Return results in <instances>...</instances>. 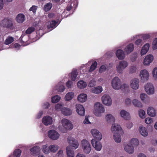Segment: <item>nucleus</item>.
I'll return each mask as SVG.
<instances>
[{
  "mask_svg": "<svg viewBox=\"0 0 157 157\" xmlns=\"http://www.w3.org/2000/svg\"><path fill=\"white\" fill-rule=\"evenodd\" d=\"M94 114L97 117H101L105 112V109L102 104L99 102L96 103L94 105Z\"/></svg>",
  "mask_w": 157,
  "mask_h": 157,
  "instance_id": "f257e3e1",
  "label": "nucleus"
},
{
  "mask_svg": "<svg viewBox=\"0 0 157 157\" xmlns=\"http://www.w3.org/2000/svg\"><path fill=\"white\" fill-rule=\"evenodd\" d=\"M80 147L83 152L86 154H89L92 150L90 142L86 139H83L80 142Z\"/></svg>",
  "mask_w": 157,
  "mask_h": 157,
  "instance_id": "f03ea898",
  "label": "nucleus"
},
{
  "mask_svg": "<svg viewBox=\"0 0 157 157\" xmlns=\"http://www.w3.org/2000/svg\"><path fill=\"white\" fill-rule=\"evenodd\" d=\"M61 122L62 125H59V128L63 132H64V131L66 130L71 129L73 128V125L71 122L66 119H63L61 121Z\"/></svg>",
  "mask_w": 157,
  "mask_h": 157,
  "instance_id": "7ed1b4c3",
  "label": "nucleus"
},
{
  "mask_svg": "<svg viewBox=\"0 0 157 157\" xmlns=\"http://www.w3.org/2000/svg\"><path fill=\"white\" fill-rule=\"evenodd\" d=\"M128 63L125 60L120 61L116 65V70L119 74H121L123 71L128 66Z\"/></svg>",
  "mask_w": 157,
  "mask_h": 157,
  "instance_id": "20e7f679",
  "label": "nucleus"
},
{
  "mask_svg": "<svg viewBox=\"0 0 157 157\" xmlns=\"http://www.w3.org/2000/svg\"><path fill=\"white\" fill-rule=\"evenodd\" d=\"M139 76L140 81L143 82H145L149 79L150 74L148 71L146 69L141 70L140 72Z\"/></svg>",
  "mask_w": 157,
  "mask_h": 157,
  "instance_id": "39448f33",
  "label": "nucleus"
},
{
  "mask_svg": "<svg viewBox=\"0 0 157 157\" xmlns=\"http://www.w3.org/2000/svg\"><path fill=\"white\" fill-rule=\"evenodd\" d=\"M144 90L148 95H153L155 93V88L153 83L148 82L146 84L144 87Z\"/></svg>",
  "mask_w": 157,
  "mask_h": 157,
  "instance_id": "423d86ee",
  "label": "nucleus"
},
{
  "mask_svg": "<svg viewBox=\"0 0 157 157\" xmlns=\"http://www.w3.org/2000/svg\"><path fill=\"white\" fill-rule=\"evenodd\" d=\"M111 131L113 134L115 133H120L124 134V130L121 126L117 123H114L112 124L111 128Z\"/></svg>",
  "mask_w": 157,
  "mask_h": 157,
  "instance_id": "0eeeda50",
  "label": "nucleus"
},
{
  "mask_svg": "<svg viewBox=\"0 0 157 157\" xmlns=\"http://www.w3.org/2000/svg\"><path fill=\"white\" fill-rule=\"evenodd\" d=\"M121 81L117 77L113 78L111 81L112 87L115 90H118L120 89Z\"/></svg>",
  "mask_w": 157,
  "mask_h": 157,
  "instance_id": "6e6552de",
  "label": "nucleus"
},
{
  "mask_svg": "<svg viewBox=\"0 0 157 157\" xmlns=\"http://www.w3.org/2000/svg\"><path fill=\"white\" fill-rule=\"evenodd\" d=\"M0 25L4 28L11 29L13 26V21L10 19L5 18L1 21Z\"/></svg>",
  "mask_w": 157,
  "mask_h": 157,
  "instance_id": "1a4fd4ad",
  "label": "nucleus"
},
{
  "mask_svg": "<svg viewBox=\"0 0 157 157\" xmlns=\"http://www.w3.org/2000/svg\"><path fill=\"white\" fill-rule=\"evenodd\" d=\"M140 80L137 78H134L131 80L129 83V86L132 90H136L140 87Z\"/></svg>",
  "mask_w": 157,
  "mask_h": 157,
  "instance_id": "9d476101",
  "label": "nucleus"
},
{
  "mask_svg": "<svg viewBox=\"0 0 157 157\" xmlns=\"http://www.w3.org/2000/svg\"><path fill=\"white\" fill-rule=\"evenodd\" d=\"M68 144L73 149H76L79 146V144L78 141L75 138L71 137H69L67 139Z\"/></svg>",
  "mask_w": 157,
  "mask_h": 157,
  "instance_id": "9b49d317",
  "label": "nucleus"
},
{
  "mask_svg": "<svg viewBox=\"0 0 157 157\" xmlns=\"http://www.w3.org/2000/svg\"><path fill=\"white\" fill-rule=\"evenodd\" d=\"M102 103L107 106H110L112 105V101L109 95L106 94L103 95L101 97Z\"/></svg>",
  "mask_w": 157,
  "mask_h": 157,
  "instance_id": "f8f14e48",
  "label": "nucleus"
},
{
  "mask_svg": "<svg viewBox=\"0 0 157 157\" xmlns=\"http://www.w3.org/2000/svg\"><path fill=\"white\" fill-rule=\"evenodd\" d=\"M123 148L124 151L128 154H132L134 152L135 149L134 146L131 145L128 143L123 144Z\"/></svg>",
  "mask_w": 157,
  "mask_h": 157,
  "instance_id": "ddd939ff",
  "label": "nucleus"
},
{
  "mask_svg": "<svg viewBox=\"0 0 157 157\" xmlns=\"http://www.w3.org/2000/svg\"><path fill=\"white\" fill-rule=\"evenodd\" d=\"M90 132L92 136L94 137V139L100 141L102 138V136L101 133L98 129L95 128H93L90 130Z\"/></svg>",
  "mask_w": 157,
  "mask_h": 157,
  "instance_id": "4468645a",
  "label": "nucleus"
},
{
  "mask_svg": "<svg viewBox=\"0 0 157 157\" xmlns=\"http://www.w3.org/2000/svg\"><path fill=\"white\" fill-rule=\"evenodd\" d=\"M48 135L50 139L54 140H58L60 136L59 134L56 130H53L48 131Z\"/></svg>",
  "mask_w": 157,
  "mask_h": 157,
  "instance_id": "2eb2a0df",
  "label": "nucleus"
},
{
  "mask_svg": "<svg viewBox=\"0 0 157 157\" xmlns=\"http://www.w3.org/2000/svg\"><path fill=\"white\" fill-rule=\"evenodd\" d=\"M154 59V56L152 54L146 55L143 59V64L145 66H149Z\"/></svg>",
  "mask_w": 157,
  "mask_h": 157,
  "instance_id": "dca6fc26",
  "label": "nucleus"
},
{
  "mask_svg": "<svg viewBox=\"0 0 157 157\" xmlns=\"http://www.w3.org/2000/svg\"><path fill=\"white\" fill-rule=\"evenodd\" d=\"M95 139H92L91 140L93 147L98 151H100L102 148V145L100 142Z\"/></svg>",
  "mask_w": 157,
  "mask_h": 157,
  "instance_id": "f3484780",
  "label": "nucleus"
},
{
  "mask_svg": "<svg viewBox=\"0 0 157 157\" xmlns=\"http://www.w3.org/2000/svg\"><path fill=\"white\" fill-rule=\"evenodd\" d=\"M119 114L121 118L125 120H129L131 119V117L130 113L124 109L121 110Z\"/></svg>",
  "mask_w": 157,
  "mask_h": 157,
  "instance_id": "a211bd4d",
  "label": "nucleus"
},
{
  "mask_svg": "<svg viewBox=\"0 0 157 157\" xmlns=\"http://www.w3.org/2000/svg\"><path fill=\"white\" fill-rule=\"evenodd\" d=\"M75 106L76 112L78 114L81 116H84L85 109L83 106L80 104H76Z\"/></svg>",
  "mask_w": 157,
  "mask_h": 157,
  "instance_id": "6ab92c4d",
  "label": "nucleus"
},
{
  "mask_svg": "<svg viewBox=\"0 0 157 157\" xmlns=\"http://www.w3.org/2000/svg\"><path fill=\"white\" fill-rule=\"evenodd\" d=\"M147 113L148 115L151 117H155L157 115V111L152 106L148 107Z\"/></svg>",
  "mask_w": 157,
  "mask_h": 157,
  "instance_id": "aec40b11",
  "label": "nucleus"
},
{
  "mask_svg": "<svg viewBox=\"0 0 157 157\" xmlns=\"http://www.w3.org/2000/svg\"><path fill=\"white\" fill-rule=\"evenodd\" d=\"M138 130L140 134L143 137H147L148 135V132L146 128L143 125L139 126Z\"/></svg>",
  "mask_w": 157,
  "mask_h": 157,
  "instance_id": "412c9836",
  "label": "nucleus"
},
{
  "mask_svg": "<svg viewBox=\"0 0 157 157\" xmlns=\"http://www.w3.org/2000/svg\"><path fill=\"white\" fill-rule=\"evenodd\" d=\"M105 119L108 123L110 124L115 122L116 120L115 117L111 113L106 114Z\"/></svg>",
  "mask_w": 157,
  "mask_h": 157,
  "instance_id": "4be33fe9",
  "label": "nucleus"
},
{
  "mask_svg": "<svg viewBox=\"0 0 157 157\" xmlns=\"http://www.w3.org/2000/svg\"><path fill=\"white\" fill-rule=\"evenodd\" d=\"M65 89L64 83L62 82H60L54 87V90L58 92H62L64 91Z\"/></svg>",
  "mask_w": 157,
  "mask_h": 157,
  "instance_id": "5701e85b",
  "label": "nucleus"
},
{
  "mask_svg": "<svg viewBox=\"0 0 157 157\" xmlns=\"http://www.w3.org/2000/svg\"><path fill=\"white\" fill-rule=\"evenodd\" d=\"M140 97L141 101L145 104L148 103L150 101V98L145 93H140Z\"/></svg>",
  "mask_w": 157,
  "mask_h": 157,
  "instance_id": "b1692460",
  "label": "nucleus"
},
{
  "mask_svg": "<svg viewBox=\"0 0 157 157\" xmlns=\"http://www.w3.org/2000/svg\"><path fill=\"white\" fill-rule=\"evenodd\" d=\"M134 49V44L132 43H130L127 45L124 48V52L126 54L128 55L133 52Z\"/></svg>",
  "mask_w": 157,
  "mask_h": 157,
  "instance_id": "393cba45",
  "label": "nucleus"
},
{
  "mask_svg": "<svg viewBox=\"0 0 157 157\" xmlns=\"http://www.w3.org/2000/svg\"><path fill=\"white\" fill-rule=\"evenodd\" d=\"M42 122L45 125L48 126L52 124L53 120L51 117L49 116H46L42 119Z\"/></svg>",
  "mask_w": 157,
  "mask_h": 157,
  "instance_id": "a878e982",
  "label": "nucleus"
},
{
  "mask_svg": "<svg viewBox=\"0 0 157 157\" xmlns=\"http://www.w3.org/2000/svg\"><path fill=\"white\" fill-rule=\"evenodd\" d=\"M67 157H74V151L72 149L70 146H67L66 147Z\"/></svg>",
  "mask_w": 157,
  "mask_h": 157,
  "instance_id": "bb28decb",
  "label": "nucleus"
},
{
  "mask_svg": "<svg viewBox=\"0 0 157 157\" xmlns=\"http://www.w3.org/2000/svg\"><path fill=\"white\" fill-rule=\"evenodd\" d=\"M87 96L86 94L81 93L77 97L78 101L80 102L83 103L86 101L87 100Z\"/></svg>",
  "mask_w": 157,
  "mask_h": 157,
  "instance_id": "cd10ccee",
  "label": "nucleus"
},
{
  "mask_svg": "<svg viewBox=\"0 0 157 157\" xmlns=\"http://www.w3.org/2000/svg\"><path fill=\"white\" fill-rule=\"evenodd\" d=\"M150 47L149 43L145 44L142 48L141 50L140 54L141 56L146 54L148 51Z\"/></svg>",
  "mask_w": 157,
  "mask_h": 157,
  "instance_id": "c85d7f7f",
  "label": "nucleus"
},
{
  "mask_svg": "<svg viewBox=\"0 0 157 157\" xmlns=\"http://www.w3.org/2000/svg\"><path fill=\"white\" fill-rule=\"evenodd\" d=\"M116 55L118 59L122 60L125 58V54L124 51L121 49H118L116 52Z\"/></svg>",
  "mask_w": 157,
  "mask_h": 157,
  "instance_id": "c756f323",
  "label": "nucleus"
},
{
  "mask_svg": "<svg viewBox=\"0 0 157 157\" xmlns=\"http://www.w3.org/2000/svg\"><path fill=\"white\" fill-rule=\"evenodd\" d=\"M123 134L120 133L113 134V139L117 143H120L122 140L121 136Z\"/></svg>",
  "mask_w": 157,
  "mask_h": 157,
  "instance_id": "7c9ffc66",
  "label": "nucleus"
},
{
  "mask_svg": "<svg viewBox=\"0 0 157 157\" xmlns=\"http://www.w3.org/2000/svg\"><path fill=\"white\" fill-rule=\"evenodd\" d=\"M61 112L62 114L66 116L71 115L72 113V110L69 108L63 107L61 109Z\"/></svg>",
  "mask_w": 157,
  "mask_h": 157,
  "instance_id": "2f4dec72",
  "label": "nucleus"
},
{
  "mask_svg": "<svg viewBox=\"0 0 157 157\" xmlns=\"http://www.w3.org/2000/svg\"><path fill=\"white\" fill-rule=\"evenodd\" d=\"M103 91V89L101 86H98L96 87L92 88L90 90V91L95 94L100 93Z\"/></svg>",
  "mask_w": 157,
  "mask_h": 157,
  "instance_id": "473e14b6",
  "label": "nucleus"
},
{
  "mask_svg": "<svg viewBox=\"0 0 157 157\" xmlns=\"http://www.w3.org/2000/svg\"><path fill=\"white\" fill-rule=\"evenodd\" d=\"M32 154L36 155L39 154L40 153V149L39 146H34L30 149Z\"/></svg>",
  "mask_w": 157,
  "mask_h": 157,
  "instance_id": "72a5a7b5",
  "label": "nucleus"
},
{
  "mask_svg": "<svg viewBox=\"0 0 157 157\" xmlns=\"http://www.w3.org/2000/svg\"><path fill=\"white\" fill-rule=\"evenodd\" d=\"M130 144L132 145L134 147H137L139 144V141L136 138H133L131 139L128 141Z\"/></svg>",
  "mask_w": 157,
  "mask_h": 157,
  "instance_id": "f704fd0d",
  "label": "nucleus"
},
{
  "mask_svg": "<svg viewBox=\"0 0 157 157\" xmlns=\"http://www.w3.org/2000/svg\"><path fill=\"white\" fill-rule=\"evenodd\" d=\"M74 93L72 92H68L66 94L64 98L65 100L69 101L71 100L74 98Z\"/></svg>",
  "mask_w": 157,
  "mask_h": 157,
  "instance_id": "c9c22d12",
  "label": "nucleus"
},
{
  "mask_svg": "<svg viewBox=\"0 0 157 157\" xmlns=\"http://www.w3.org/2000/svg\"><path fill=\"white\" fill-rule=\"evenodd\" d=\"M50 152L56 153L59 148V146L56 144H52L49 146Z\"/></svg>",
  "mask_w": 157,
  "mask_h": 157,
  "instance_id": "e433bc0d",
  "label": "nucleus"
},
{
  "mask_svg": "<svg viewBox=\"0 0 157 157\" xmlns=\"http://www.w3.org/2000/svg\"><path fill=\"white\" fill-rule=\"evenodd\" d=\"M41 149L43 153L45 154H48L50 152L49 146H48L47 144L43 145L41 147Z\"/></svg>",
  "mask_w": 157,
  "mask_h": 157,
  "instance_id": "4c0bfd02",
  "label": "nucleus"
},
{
  "mask_svg": "<svg viewBox=\"0 0 157 157\" xmlns=\"http://www.w3.org/2000/svg\"><path fill=\"white\" fill-rule=\"evenodd\" d=\"M16 19L17 22L22 23L25 20V16L23 14H19L17 16Z\"/></svg>",
  "mask_w": 157,
  "mask_h": 157,
  "instance_id": "58836bf2",
  "label": "nucleus"
},
{
  "mask_svg": "<svg viewBox=\"0 0 157 157\" xmlns=\"http://www.w3.org/2000/svg\"><path fill=\"white\" fill-rule=\"evenodd\" d=\"M138 114L139 117L142 119L145 118L146 116L145 111L141 109H140L138 110Z\"/></svg>",
  "mask_w": 157,
  "mask_h": 157,
  "instance_id": "ea45409f",
  "label": "nucleus"
},
{
  "mask_svg": "<svg viewBox=\"0 0 157 157\" xmlns=\"http://www.w3.org/2000/svg\"><path fill=\"white\" fill-rule=\"evenodd\" d=\"M132 102L133 105L136 107L140 108L142 106L141 102L137 99H133Z\"/></svg>",
  "mask_w": 157,
  "mask_h": 157,
  "instance_id": "a19ab883",
  "label": "nucleus"
},
{
  "mask_svg": "<svg viewBox=\"0 0 157 157\" xmlns=\"http://www.w3.org/2000/svg\"><path fill=\"white\" fill-rule=\"evenodd\" d=\"M77 86L78 87L79 89H82L86 87L87 84L86 82L84 81L81 80L78 82Z\"/></svg>",
  "mask_w": 157,
  "mask_h": 157,
  "instance_id": "79ce46f5",
  "label": "nucleus"
},
{
  "mask_svg": "<svg viewBox=\"0 0 157 157\" xmlns=\"http://www.w3.org/2000/svg\"><path fill=\"white\" fill-rule=\"evenodd\" d=\"M56 25V22L55 21H52L50 23L49 25H48L47 28L48 29V32L50 31L53 29L55 28Z\"/></svg>",
  "mask_w": 157,
  "mask_h": 157,
  "instance_id": "37998d69",
  "label": "nucleus"
},
{
  "mask_svg": "<svg viewBox=\"0 0 157 157\" xmlns=\"http://www.w3.org/2000/svg\"><path fill=\"white\" fill-rule=\"evenodd\" d=\"M151 74L153 79L157 81V67H154L152 70Z\"/></svg>",
  "mask_w": 157,
  "mask_h": 157,
  "instance_id": "c03bdc74",
  "label": "nucleus"
},
{
  "mask_svg": "<svg viewBox=\"0 0 157 157\" xmlns=\"http://www.w3.org/2000/svg\"><path fill=\"white\" fill-rule=\"evenodd\" d=\"M71 76L70 77L72 81H75L77 77V70H74L70 74Z\"/></svg>",
  "mask_w": 157,
  "mask_h": 157,
  "instance_id": "a18cd8bd",
  "label": "nucleus"
},
{
  "mask_svg": "<svg viewBox=\"0 0 157 157\" xmlns=\"http://www.w3.org/2000/svg\"><path fill=\"white\" fill-rule=\"evenodd\" d=\"M14 38L12 36H8L4 41V43L6 45L9 44L13 41Z\"/></svg>",
  "mask_w": 157,
  "mask_h": 157,
  "instance_id": "49530a36",
  "label": "nucleus"
},
{
  "mask_svg": "<svg viewBox=\"0 0 157 157\" xmlns=\"http://www.w3.org/2000/svg\"><path fill=\"white\" fill-rule=\"evenodd\" d=\"M61 97L59 95H55L51 98V101L53 103L58 102L60 100Z\"/></svg>",
  "mask_w": 157,
  "mask_h": 157,
  "instance_id": "de8ad7c7",
  "label": "nucleus"
},
{
  "mask_svg": "<svg viewBox=\"0 0 157 157\" xmlns=\"http://www.w3.org/2000/svg\"><path fill=\"white\" fill-rule=\"evenodd\" d=\"M52 7V3L50 2L47 3L44 5V10L46 12L48 11L51 9Z\"/></svg>",
  "mask_w": 157,
  "mask_h": 157,
  "instance_id": "09e8293b",
  "label": "nucleus"
},
{
  "mask_svg": "<svg viewBox=\"0 0 157 157\" xmlns=\"http://www.w3.org/2000/svg\"><path fill=\"white\" fill-rule=\"evenodd\" d=\"M145 123L147 124H149L152 123L153 122V118L151 117H147L144 120Z\"/></svg>",
  "mask_w": 157,
  "mask_h": 157,
  "instance_id": "8fccbe9b",
  "label": "nucleus"
},
{
  "mask_svg": "<svg viewBox=\"0 0 157 157\" xmlns=\"http://www.w3.org/2000/svg\"><path fill=\"white\" fill-rule=\"evenodd\" d=\"M97 63L96 62L92 63V65L90 67V68L89 70V71L90 72L92 71H94L96 68Z\"/></svg>",
  "mask_w": 157,
  "mask_h": 157,
  "instance_id": "3c124183",
  "label": "nucleus"
},
{
  "mask_svg": "<svg viewBox=\"0 0 157 157\" xmlns=\"http://www.w3.org/2000/svg\"><path fill=\"white\" fill-rule=\"evenodd\" d=\"M63 105L61 103H58L55 105V109L57 111H61L63 108Z\"/></svg>",
  "mask_w": 157,
  "mask_h": 157,
  "instance_id": "603ef678",
  "label": "nucleus"
},
{
  "mask_svg": "<svg viewBox=\"0 0 157 157\" xmlns=\"http://www.w3.org/2000/svg\"><path fill=\"white\" fill-rule=\"evenodd\" d=\"M21 153V151L20 149L16 150L14 152V157H20Z\"/></svg>",
  "mask_w": 157,
  "mask_h": 157,
  "instance_id": "864d4df0",
  "label": "nucleus"
},
{
  "mask_svg": "<svg viewBox=\"0 0 157 157\" xmlns=\"http://www.w3.org/2000/svg\"><path fill=\"white\" fill-rule=\"evenodd\" d=\"M152 48L153 50L157 49V38H155L152 44Z\"/></svg>",
  "mask_w": 157,
  "mask_h": 157,
  "instance_id": "5fc2aeb1",
  "label": "nucleus"
},
{
  "mask_svg": "<svg viewBox=\"0 0 157 157\" xmlns=\"http://www.w3.org/2000/svg\"><path fill=\"white\" fill-rule=\"evenodd\" d=\"M132 100L130 98H126L124 101V102L125 105L128 106L131 105L132 103Z\"/></svg>",
  "mask_w": 157,
  "mask_h": 157,
  "instance_id": "6e6d98bb",
  "label": "nucleus"
},
{
  "mask_svg": "<svg viewBox=\"0 0 157 157\" xmlns=\"http://www.w3.org/2000/svg\"><path fill=\"white\" fill-rule=\"evenodd\" d=\"M38 8L37 6H33L29 10L30 11H32L34 14H35L36 11V10Z\"/></svg>",
  "mask_w": 157,
  "mask_h": 157,
  "instance_id": "4d7b16f0",
  "label": "nucleus"
},
{
  "mask_svg": "<svg viewBox=\"0 0 157 157\" xmlns=\"http://www.w3.org/2000/svg\"><path fill=\"white\" fill-rule=\"evenodd\" d=\"M35 30V28L33 27H29L26 30V33L27 34H30Z\"/></svg>",
  "mask_w": 157,
  "mask_h": 157,
  "instance_id": "13d9d810",
  "label": "nucleus"
},
{
  "mask_svg": "<svg viewBox=\"0 0 157 157\" xmlns=\"http://www.w3.org/2000/svg\"><path fill=\"white\" fill-rule=\"evenodd\" d=\"M56 155L58 157H63L64 154L63 151L62 150H59L57 153Z\"/></svg>",
  "mask_w": 157,
  "mask_h": 157,
  "instance_id": "bf43d9fd",
  "label": "nucleus"
},
{
  "mask_svg": "<svg viewBox=\"0 0 157 157\" xmlns=\"http://www.w3.org/2000/svg\"><path fill=\"white\" fill-rule=\"evenodd\" d=\"M89 116H86L85 117V119L83 121V123L84 124H91V122L90 121L89 118Z\"/></svg>",
  "mask_w": 157,
  "mask_h": 157,
  "instance_id": "052dcab7",
  "label": "nucleus"
},
{
  "mask_svg": "<svg viewBox=\"0 0 157 157\" xmlns=\"http://www.w3.org/2000/svg\"><path fill=\"white\" fill-rule=\"evenodd\" d=\"M136 67L135 66H131L129 68V71L130 73H133L136 72Z\"/></svg>",
  "mask_w": 157,
  "mask_h": 157,
  "instance_id": "680f3d73",
  "label": "nucleus"
},
{
  "mask_svg": "<svg viewBox=\"0 0 157 157\" xmlns=\"http://www.w3.org/2000/svg\"><path fill=\"white\" fill-rule=\"evenodd\" d=\"M135 44L136 45H140L143 44V41L141 39H137L135 42Z\"/></svg>",
  "mask_w": 157,
  "mask_h": 157,
  "instance_id": "e2e57ef3",
  "label": "nucleus"
},
{
  "mask_svg": "<svg viewBox=\"0 0 157 157\" xmlns=\"http://www.w3.org/2000/svg\"><path fill=\"white\" fill-rule=\"evenodd\" d=\"M137 57V56L136 54H133L131 57L130 60L131 62H135Z\"/></svg>",
  "mask_w": 157,
  "mask_h": 157,
  "instance_id": "0e129e2a",
  "label": "nucleus"
},
{
  "mask_svg": "<svg viewBox=\"0 0 157 157\" xmlns=\"http://www.w3.org/2000/svg\"><path fill=\"white\" fill-rule=\"evenodd\" d=\"M106 69V67L105 66L103 65L101 66L99 70V72L100 73H102L105 71Z\"/></svg>",
  "mask_w": 157,
  "mask_h": 157,
  "instance_id": "69168bd1",
  "label": "nucleus"
},
{
  "mask_svg": "<svg viewBox=\"0 0 157 157\" xmlns=\"http://www.w3.org/2000/svg\"><path fill=\"white\" fill-rule=\"evenodd\" d=\"M126 127L128 129H130L133 126V123L130 122H128L126 124Z\"/></svg>",
  "mask_w": 157,
  "mask_h": 157,
  "instance_id": "338daca9",
  "label": "nucleus"
},
{
  "mask_svg": "<svg viewBox=\"0 0 157 157\" xmlns=\"http://www.w3.org/2000/svg\"><path fill=\"white\" fill-rule=\"evenodd\" d=\"M96 85V82L95 80H91L88 86L90 87H93Z\"/></svg>",
  "mask_w": 157,
  "mask_h": 157,
  "instance_id": "774afa93",
  "label": "nucleus"
}]
</instances>
